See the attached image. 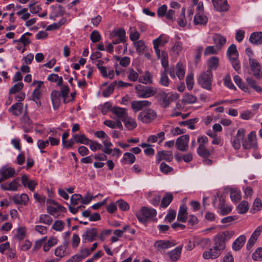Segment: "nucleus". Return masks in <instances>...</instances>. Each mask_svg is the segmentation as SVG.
Here are the masks:
<instances>
[{
  "mask_svg": "<svg viewBox=\"0 0 262 262\" xmlns=\"http://www.w3.org/2000/svg\"><path fill=\"white\" fill-rule=\"evenodd\" d=\"M173 199L172 194L171 193H166L165 196H164L162 199L161 206L162 207L166 208L167 207L170 203L171 202Z\"/></svg>",
  "mask_w": 262,
  "mask_h": 262,
  "instance_id": "nucleus-47",
  "label": "nucleus"
},
{
  "mask_svg": "<svg viewBox=\"0 0 262 262\" xmlns=\"http://www.w3.org/2000/svg\"><path fill=\"white\" fill-rule=\"evenodd\" d=\"M128 32L132 41L135 42L139 39L140 34L135 28H130Z\"/></svg>",
  "mask_w": 262,
  "mask_h": 262,
  "instance_id": "nucleus-45",
  "label": "nucleus"
},
{
  "mask_svg": "<svg viewBox=\"0 0 262 262\" xmlns=\"http://www.w3.org/2000/svg\"><path fill=\"white\" fill-rule=\"evenodd\" d=\"M21 181L23 186L25 187H27L31 191H33L37 185L36 180H30L29 177L26 174L21 176Z\"/></svg>",
  "mask_w": 262,
  "mask_h": 262,
  "instance_id": "nucleus-16",
  "label": "nucleus"
},
{
  "mask_svg": "<svg viewBox=\"0 0 262 262\" xmlns=\"http://www.w3.org/2000/svg\"><path fill=\"white\" fill-rule=\"evenodd\" d=\"M176 74L180 80L183 79L185 76V70L183 64L178 62L177 64L176 67Z\"/></svg>",
  "mask_w": 262,
  "mask_h": 262,
  "instance_id": "nucleus-49",
  "label": "nucleus"
},
{
  "mask_svg": "<svg viewBox=\"0 0 262 262\" xmlns=\"http://www.w3.org/2000/svg\"><path fill=\"white\" fill-rule=\"evenodd\" d=\"M246 240V237L244 235H242L237 238L232 244V249L234 251L239 250L243 246Z\"/></svg>",
  "mask_w": 262,
  "mask_h": 262,
  "instance_id": "nucleus-28",
  "label": "nucleus"
},
{
  "mask_svg": "<svg viewBox=\"0 0 262 262\" xmlns=\"http://www.w3.org/2000/svg\"><path fill=\"white\" fill-rule=\"evenodd\" d=\"M104 145V148H102V151L107 155H111L113 149L111 147L113 146V143L111 142L110 138L105 139L102 142Z\"/></svg>",
  "mask_w": 262,
  "mask_h": 262,
  "instance_id": "nucleus-33",
  "label": "nucleus"
},
{
  "mask_svg": "<svg viewBox=\"0 0 262 262\" xmlns=\"http://www.w3.org/2000/svg\"><path fill=\"white\" fill-rule=\"evenodd\" d=\"M116 80L114 81L106 89L102 92V95L104 97H108L114 91L116 87Z\"/></svg>",
  "mask_w": 262,
  "mask_h": 262,
  "instance_id": "nucleus-52",
  "label": "nucleus"
},
{
  "mask_svg": "<svg viewBox=\"0 0 262 262\" xmlns=\"http://www.w3.org/2000/svg\"><path fill=\"white\" fill-rule=\"evenodd\" d=\"M57 238L56 237H50L48 242L43 245V250L45 252H48L50 249L57 244Z\"/></svg>",
  "mask_w": 262,
  "mask_h": 262,
  "instance_id": "nucleus-36",
  "label": "nucleus"
},
{
  "mask_svg": "<svg viewBox=\"0 0 262 262\" xmlns=\"http://www.w3.org/2000/svg\"><path fill=\"white\" fill-rule=\"evenodd\" d=\"M73 138L76 143H79L85 145H88L89 139L84 134H75L73 136Z\"/></svg>",
  "mask_w": 262,
  "mask_h": 262,
  "instance_id": "nucleus-38",
  "label": "nucleus"
},
{
  "mask_svg": "<svg viewBox=\"0 0 262 262\" xmlns=\"http://www.w3.org/2000/svg\"><path fill=\"white\" fill-rule=\"evenodd\" d=\"M168 41L167 37H163L162 35L153 40L154 48L158 58L160 57V46H163Z\"/></svg>",
  "mask_w": 262,
  "mask_h": 262,
  "instance_id": "nucleus-15",
  "label": "nucleus"
},
{
  "mask_svg": "<svg viewBox=\"0 0 262 262\" xmlns=\"http://www.w3.org/2000/svg\"><path fill=\"white\" fill-rule=\"evenodd\" d=\"M159 58L161 59V64L163 67L164 68V71L165 72L168 71V61L167 55L165 52H162L161 54H160V57Z\"/></svg>",
  "mask_w": 262,
  "mask_h": 262,
  "instance_id": "nucleus-53",
  "label": "nucleus"
},
{
  "mask_svg": "<svg viewBox=\"0 0 262 262\" xmlns=\"http://www.w3.org/2000/svg\"><path fill=\"white\" fill-rule=\"evenodd\" d=\"M197 118L189 119L186 121H181L179 124L181 126H188V128L191 129H194V124L198 122Z\"/></svg>",
  "mask_w": 262,
  "mask_h": 262,
  "instance_id": "nucleus-40",
  "label": "nucleus"
},
{
  "mask_svg": "<svg viewBox=\"0 0 262 262\" xmlns=\"http://www.w3.org/2000/svg\"><path fill=\"white\" fill-rule=\"evenodd\" d=\"M69 92V88L67 86H63L61 88V92L57 91H54L51 93V98L53 107L55 110L59 107L61 96L63 98H66L68 96Z\"/></svg>",
  "mask_w": 262,
  "mask_h": 262,
  "instance_id": "nucleus-4",
  "label": "nucleus"
},
{
  "mask_svg": "<svg viewBox=\"0 0 262 262\" xmlns=\"http://www.w3.org/2000/svg\"><path fill=\"white\" fill-rule=\"evenodd\" d=\"M212 73L210 70L201 73L198 77L199 83L205 89L210 90L212 81Z\"/></svg>",
  "mask_w": 262,
  "mask_h": 262,
  "instance_id": "nucleus-5",
  "label": "nucleus"
},
{
  "mask_svg": "<svg viewBox=\"0 0 262 262\" xmlns=\"http://www.w3.org/2000/svg\"><path fill=\"white\" fill-rule=\"evenodd\" d=\"M196 101V98L193 95L188 93H186L184 94L182 100V101L184 103L187 104L193 103L195 102Z\"/></svg>",
  "mask_w": 262,
  "mask_h": 262,
  "instance_id": "nucleus-55",
  "label": "nucleus"
},
{
  "mask_svg": "<svg viewBox=\"0 0 262 262\" xmlns=\"http://www.w3.org/2000/svg\"><path fill=\"white\" fill-rule=\"evenodd\" d=\"M253 76L257 79H262V67L255 59H250L249 61Z\"/></svg>",
  "mask_w": 262,
  "mask_h": 262,
  "instance_id": "nucleus-8",
  "label": "nucleus"
},
{
  "mask_svg": "<svg viewBox=\"0 0 262 262\" xmlns=\"http://www.w3.org/2000/svg\"><path fill=\"white\" fill-rule=\"evenodd\" d=\"M256 136L254 132H250L248 135L247 139L243 140V147L244 149H248L255 147L256 144Z\"/></svg>",
  "mask_w": 262,
  "mask_h": 262,
  "instance_id": "nucleus-12",
  "label": "nucleus"
},
{
  "mask_svg": "<svg viewBox=\"0 0 262 262\" xmlns=\"http://www.w3.org/2000/svg\"><path fill=\"white\" fill-rule=\"evenodd\" d=\"M182 249V246H179L168 253V255L172 261L176 262L179 259Z\"/></svg>",
  "mask_w": 262,
  "mask_h": 262,
  "instance_id": "nucleus-27",
  "label": "nucleus"
},
{
  "mask_svg": "<svg viewBox=\"0 0 262 262\" xmlns=\"http://www.w3.org/2000/svg\"><path fill=\"white\" fill-rule=\"evenodd\" d=\"M157 96L160 98L161 104L164 107L168 106L171 101H172L175 95L172 93H166L164 92L159 93Z\"/></svg>",
  "mask_w": 262,
  "mask_h": 262,
  "instance_id": "nucleus-13",
  "label": "nucleus"
},
{
  "mask_svg": "<svg viewBox=\"0 0 262 262\" xmlns=\"http://www.w3.org/2000/svg\"><path fill=\"white\" fill-rule=\"evenodd\" d=\"M176 244L170 241L159 240L154 243L155 248L159 251L162 252L165 250L174 246Z\"/></svg>",
  "mask_w": 262,
  "mask_h": 262,
  "instance_id": "nucleus-11",
  "label": "nucleus"
},
{
  "mask_svg": "<svg viewBox=\"0 0 262 262\" xmlns=\"http://www.w3.org/2000/svg\"><path fill=\"white\" fill-rule=\"evenodd\" d=\"M151 104V102L148 100L133 101L131 106L135 113L139 111L146 106H149Z\"/></svg>",
  "mask_w": 262,
  "mask_h": 262,
  "instance_id": "nucleus-19",
  "label": "nucleus"
},
{
  "mask_svg": "<svg viewBox=\"0 0 262 262\" xmlns=\"http://www.w3.org/2000/svg\"><path fill=\"white\" fill-rule=\"evenodd\" d=\"M176 216V211L174 210L170 209L168 211L167 214L165 217V221L166 222L171 223L172 222Z\"/></svg>",
  "mask_w": 262,
  "mask_h": 262,
  "instance_id": "nucleus-59",
  "label": "nucleus"
},
{
  "mask_svg": "<svg viewBox=\"0 0 262 262\" xmlns=\"http://www.w3.org/2000/svg\"><path fill=\"white\" fill-rule=\"evenodd\" d=\"M160 171L164 173V174H167L169 172L172 171L173 168L168 165L167 164H166L165 162H162L160 165Z\"/></svg>",
  "mask_w": 262,
  "mask_h": 262,
  "instance_id": "nucleus-62",
  "label": "nucleus"
},
{
  "mask_svg": "<svg viewBox=\"0 0 262 262\" xmlns=\"http://www.w3.org/2000/svg\"><path fill=\"white\" fill-rule=\"evenodd\" d=\"M104 124L111 128H118L120 129H123V126L120 121V117L117 118L115 120H105L104 121Z\"/></svg>",
  "mask_w": 262,
  "mask_h": 262,
  "instance_id": "nucleus-26",
  "label": "nucleus"
},
{
  "mask_svg": "<svg viewBox=\"0 0 262 262\" xmlns=\"http://www.w3.org/2000/svg\"><path fill=\"white\" fill-rule=\"evenodd\" d=\"M50 8L51 12L49 18L53 20H55L57 17L62 16L65 12L64 7L59 4L52 5L50 6Z\"/></svg>",
  "mask_w": 262,
  "mask_h": 262,
  "instance_id": "nucleus-10",
  "label": "nucleus"
},
{
  "mask_svg": "<svg viewBox=\"0 0 262 262\" xmlns=\"http://www.w3.org/2000/svg\"><path fill=\"white\" fill-rule=\"evenodd\" d=\"M197 153L199 156L203 158H209L211 155V152L205 146L199 145L197 148Z\"/></svg>",
  "mask_w": 262,
  "mask_h": 262,
  "instance_id": "nucleus-35",
  "label": "nucleus"
},
{
  "mask_svg": "<svg viewBox=\"0 0 262 262\" xmlns=\"http://www.w3.org/2000/svg\"><path fill=\"white\" fill-rule=\"evenodd\" d=\"M65 211L66 208L58 203L53 206L50 205L47 207L48 212L52 215H55L58 212H64Z\"/></svg>",
  "mask_w": 262,
  "mask_h": 262,
  "instance_id": "nucleus-25",
  "label": "nucleus"
},
{
  "mask_svg": "<svg viewBox=\"0 0 262 262\" xmlns=\"http://www.w3.org/2000/svg\"><path fill=\"white\" fill-rule=\"evenodd\" d=\"M88 143L89 144L88 145H89L90 148L93 151H95L97 149H102V145L98 142L89 139Z\"/></svg>",
  "mask_w": 262,
  "mask_h": 262,
  "instance_id": "nucleus-57",
  "label": "nucleus"
},
{
  "mask_svg": "<svg viewBox=\"0 0 262 262\" xmlns=\"http://www.w3.org/2000/svg\"><path fill=\"white\" fill-rule=\"evenodd\" d=\"M246 81L248 83L249 85L253 88L257 92H261L262 91V88L256 84V81L252 77H248L246 79Z\"/></svg>",
  "mask_w": 262,
  "mask_h": 262,
  "instance_id": "nucleus-51",
  "label": "nucleus"
},
{
  "mask_svg": "<svg viewBox=\"0 0 262 262\" xmlns=\"http://www.w3.org/2000/svg\"><path fill=\"white\" fill-rule=\"evenodd\" d=\"M120 117V121L124 123L125 126L129 130L136 127L137 123L134 119L127 117V116H117Z\"/></svg>",
  "mask_w": 262,
  "mask_h": 262,
  "instance_id": "nucleus-21",
  "label": "nucleus"
},
{
  "mask_svg": "<svg viewBox=\"0 0 262 262\" xmlns=\"http://www.w3.org/2000/svg\"><path fill=\"white\" fill-rule=\"evenodd\" d=\"M160 75L159 83L164 86H168L169 84V79L167 76V72L162 71Z\"/></svg>",
  "mask_w": 262,
  "mask_h": 262,
  "instance_id": "nucleus-43",
  "label": "nucleus"
},
{
  "mask_svg": "<svg viewBox=\"0 0 262 262\" xmlns=\"http://www.w3.org/2000/svg\"><path fill=\"white\" fill-rule=\"evenodd\" d=\"M219 51V49L215 46H208L205 50L204 55L215 54H216Z\"/></svg>",
  "mask_w": 262,
  "mask_h": 262,
  "instance_id": "nucleus-60",
  "label": "nucleus"
},
{
  "mask_svg": "<svg viewBox=\"0 0 262 262\" xmlns=\"http://www.w3.org/2000/svg\"><path fill=\"white\" fill-rule=\"evenodd\" d=\"M134 45L136 48V51L140 54H143L145 50L146 46L145 42L143 40H140L134 42Z\"/></svg>",
  "mask_w": 262,
  "mask_h": 262,
  "instance_id": "nucleus-42",
  "label": "nucleus"
},
{
  "mask_svg": "<svg viewBox=\"0 0 262 262\" xmlns=\"http://www.w3.org/2000/svg\"><path fill=\"white\" fill-rule=\"evenodd\" d=\"M68 247V243H66L63 246H60L58 247L55 250V255L61 258L64 256V252L66 250L67 247Z\"/></svg>",
  "mask_w": 262,
  "mask_h": 262,
  "instance_id": "nucleus-50",
  "label": "nucleus"
},
{
  "mask_svg": "<svg viewBox=\"0 0 262 262\" xmlns=\"http://www.w3.org/2000/svg\"><path fill=\"white\" fill-rule=\"evenodd\" d=\"M139 81L143 84H151L152 83V76L148 71H146L144 75L139 78Z\"/></svg>",
  "mask_w": 262,
  "mask_h": 262,
  "instance_id": "nucleus-39",
  "label": "nucleus"
},
{
  "mask_svg": "<svg viewBox=\"0 0 262 262\" xmlns=\"http://www.w3.org/2000/svg\"><path fill=\"white\" fill-rule=\"evenodd\" d=\"M13 201L16 204H26L29 201V198L27 194L23 193L20 196H15Z\"/></svg>",
  "mask_w": 262,
  "mask_h": 262,
  "instance_id": "nucleus-44",
  "label": "nucleus"
},
{
  "mask_svg": "<svg viewBox=\"0 0 262 262\" xmlns=\"http://www.w3.org/2000/svg\"><path fill=\"white\" fill-rule=\"evenodd\" d=\"M52 218L47 214H41L39 216V222L47 225H50L52 222Z\"/></svg>",
  "mask_w": 262,
  "mask_h": 262,
  "instance_id": "nucleus-56",
  "label": "nucleus"
},
{
  "mask_svg": "<svg viewBox=\"0 0 262 262\" xmlns=\"http://www.w3.org/2000/svg\"><path fill=\"white\" fill-rule=\"evenodd\" d=\"M252 258L255 260H262V248H257L252 254Z\"/></svg>",
  "mask_w": 262,
  "mask_h": 262,
  "instance_id": "nucleus-64",
  "label": "nucleus"
},
{
  "mask_svg": "<svg viewBox=\"0 0 262 262\" xmlns=\"http://www.w3.org/2000/svg\"><path fill=\"white\" fill-rule=\"evenodd\" d=\"M15 169L12 167H3L0 170V175L5 180L13 177Z\"/></svg>",
  "mask_w": 262,
  "mask_h": 262,
  "instance_id": "nucleus-29",
  "label": "nucleus"
},
{
  "mask_svg": "<svg viewBox=\"0 0 262 262\" xmlns=\"http://www.w3.org/2000/svg\"><path fill=\"white\" fill-rule=\"evenodd\" d=\"M125 31L123 29H118L113 31L110 34V38H114L117 37L120 41H125Z\"/></svg>",
  "mask_w": 262,
  "mask_h": 262,
  "instance_id": "nucleus-31",
  "label": "nucleus"
},
{
  "mask_svg": "<svg viewBox=\"0 0 262 262\" xmlns=\"http://www.w3.org/2000/svg\"><path fill=\"white\" fill-rule=\"evenodd\" d=\"M64 226V223L62 221H56L52 226V228L58 231H61Z\"/></svg>",
  "mask_w": 262,
  "mask_h": 262,
  "instance_id": "nucleus-63",
  "label": "nucleus"
},
{
  "mask_svg": "<svg viewBox=\"0 0 262 262\" xmlns=\"http://www.w3.org/2000/svg\"><path fill=\"white\" fill-rule=\"evenodd\" d=\"M97 235V231L95 228H90L87 229L82 235V242L85 243L86 241L89 242H93Z\"/></svg>",
  "mask_w": 262,
  "mask_h": 262,
  "instance_id": "nucleus-18",
  "label": "nucleus"
},
{
  "mask_svg": "<svg viewBox=\"0 0 262 262\" xmlns=\"http://www.w3.org/2000/svg\"><path fill=\"white\" fill-rule=\"evenodd\" d=\"M227 55L229 59L232 58H238V53L236 47L234 44L231 45L228 48L227 52Z\"/></svg>",
  "mask_w": 262,
  "mask_h": 262,
  "instance_id": "nucleus-37",
  "label": "nucleus"
},
{
  "mask_svg": "<svg viewBox=\"0 0 262 262\" xmlns=\"http://www.w3.org/2000/svg\"><path fill=\"white\" fill-rule=\"evenodd\" d=\"M221 254L220 252L212 247L203 252V257L206 259H215L219 257Z\"/></svg>",
  "mask_w": 262,
  "mask_h": 262,
  "instance_id": "nucleus-22",
  "label": "nucleus"
},
{
  "mask_svg": "<svg viewBox=\"0 0 262 262\" xmlns=\"http://www.w3.org/2000/svg\"><path fill=\"white\" fill-rule=\"evenodd\" d=\"M246 130L244 128H239L235 136L231 139V143L235 149H238L243 144V140L245 137Z\"/></svg>",
  "mask_w": 262,
  "mask_h": 262,
  "instance_id": "nucleus-7",
  "label": "nucleus"
},
{
  "mask_svg": "<svg viewBox=\"0 0 262 262\" xmlns=\"http://www.w3.org/2000/svg\"><path fill=\"white\" fill-rule=\"evenodd\" d=\"M157 215L156 210L152 208L143 207L140 211L136 213L139 221L144 224L147 223L148 220H151Z\"/></svg>",
  "mask_w": 262,
  "mask_h": 262,
  "instance_id": "nucleus-2",
  "label": "nucleus"
},
{
  "mask_svg": "<svg viewBox=\"0 0 262 262\" xmlns=\"http://www.w3.org/2000/svg\"><path fill=\"white\" fill-rule=\"evenodd\" d=\"M226 42V39L220 34H216L214 36V42L215 46L220 50Z\"/></svg>",
  "mask_w": 262,
  "mask_h": 262,
  "instance_id": "nucleus-34",
  "label": "nucleus"
},
{
  "mask_svg": "<svg viewBox=\"0 0 262 262\" xmlns=\"http://www.w3.org/2000/svg\"><path fill=\"white\" fill-rule=\"evenodd\" d=\"M187 207L184 204H182L179 208L177 216L178 221L185 223L188 218Z\"/></svg>",
  "mask_w": 262,
  "mask_h": 262,
  "instance_id": "nucleus-23",
  "label": "nucleus"
},
{
  "mask_svg": "<svg viewBox=\"0 0 262 262\" xmlns=\"http://www.w3.org/2000/svg\"><path fill=\"white\" fill-rule=\"evenodd\" d=\"M186 84L187 89L191 90L193 88L194 80H193V74L192 73H189L186 77Z\"/></svg>",
  "mask_w": 262,
  "mask_h": 262,
  "instance_id": "nucleus-58",
  "label": "nucleus"
},
{
  "mask_svg": "<svg viewBox=\"0 0 262 262\" xmlns=\"http://www.w3.org/2000/svg\"><path fill=\"white\" fill-rule=\"evenodd\" d=\"M189 136L188 135H184L179 137L176 141V146L177 148L182 151L187 150L188 148V142Z\"/></svg>",
  "mask_w": 262,
  "mask_h": 262,
  "instance_id": "nucleus-9",
  "label": "nucleus"
},
{
  "mask_svg": "<svg viewBox=\"0 0 262 262\" xmlns=\"http://www.w3.org/2000/svg\"><path fill=\"white\" fill-rule=\"evenodd\" d=\"M249 41L252 44L255 45H259L262 44V32H253L250 36Z\"/></svg>",
  "mask_w": 262,
  "mask_h": 262,
  "instance_id": "nucleus-24",
  "label": "nucleus"
},
{
  "mask_svg": "<svg viewBox=\"0 0 262 262\" xmlns=\"http://www.w3.org/2000/svg\"><path fill=\"white\" fill-rule=\"evenodd\" d=\"M101 112L105 115L111 112L114 115H126V110L118 106H113L111 102L108 101L99 106Z\"/></svg>",
  "mask_w": 262,
  "mask_h": 262,
  "instance_id": "nucleus-6",
  "label": "nucleus"
},
{
  "mask_svg": "<svg viewBox=\"0 0 262 262\" xmlns=\"http://www.w3.org/2000/svg\"><path fill=\"white\" fill-rule=\"evenodd\" d=\"M193 21L195 25H205L208 21V18L204 13H196Z\"/></svg>",
  "mask_w": 262,
  "mask_h": 262,
  "instance_id": "nucleus-30",
  "label": "nucleus"
},
{
  "mask_svg": "<svg viewBox=\"0 0 262 262\" xmlns=\"http://www.w3.org/2000/svg\"><path fill=\"white\" fill-rule=\"evenodd\" d=\"M23 105L21 103H16L9 108V111L13 115H19L23 113Z\"/></svg>",
  "mask_w": 262,
  "mask_h": 262,
  "instance_id": "nucleus-32",
  "label": "nucleus"
},
{
  "mask_svg": "<svg viewBox=\"0 0 262 262\" xmlns=\"http://www.w3.org/2000/svg\"><path fill=\"white\" fill-rule=\"evenodd\" d=\"M215 10L219 12H226L229 9L227 0H211Z\"/></svg>",
  "mask_w": 262,
  "mask_h": 262,
  "instance_id": "nucleus-14",
  "label": "nucleus"
},
{
  "mask_svg": "<svg viewBox=\"0 0 262 262\" xmlns=\"http://www.w3.org/2000/svg\"><path fill=\"white\" fill-rule=\"evenodd\" d=\"M26 234V228L25 226L19 227L16 230V237L19 241L23 240Z\"/></svg>",
  "mask_w": 262,
  "mask_h": 262,
  "instance_id": "nucleus-54",
  "label": "nucleus"
},
{
  "mask_svg": "<svg viewBox=\"0 0 262 262\" xmlns=\"http://www.w3.org/2000/svg\"><path fill=\"white\" fill-rule=\"evenodd\" d=\"M135 92L139 98H147L154 96L157 93V89L152 86L138 84L136 86Z\"/></svg>",
  "mask_w": 262,
  "mask_h": 262,
  "instance_id": "nucleus-3",
  "label": "nucleus"
},
{
  "mask_svg": "<svg viewBox=\"0 0 262 262\" xmlns=\"http://www.w3.org/2000/svg\"><path fill=\"white\" fill-rule=\"evenodd\" d=\"M237 210L238 212L240 214H244L247 212L249 209V205L248 202L243 201L237 206Z\"/></svg>",
  "mask_w": 262,
  "mask_h": 262,
  "instance_id": "nucleus-46",
  "label": "nucleus"
},
{
  "mask_svg": "<svg viewBox=\"0 0 262 262\" xmlns=\"http://www.w3.org/2000/svg\"><path fill=\"white\" fill-rule=\"evenodd\" d=\"M20 185L19 184V178H16L8 184H2L1 187L4 190L16 191Z\"/></svg>",
  "mask_w": 262,
  "mask_h": 262,
  "instance_id": "nucleus-20",
  "label": "nucleus"
},
{
  "mask_svg": "<svg viewBox=\"0 0 262 262\" xmlns=\"http://www.w3.org/2000/svg\"><path fill=\"white\" fill-rule=\"evenodd\" d=\"M207 65L209 68L208 70H210L211 71V70H215L219 66L218 58L216 57L210 58L207 62Z\"/></svg>",
  "mask_w": 262,
  "mask_h": 262,
  "instance_id": "nucleus-41",
  "label": "nucleus"
},
{
  "mask_svg": "<svg viewBox=\"0 0 262 262\" xmlns=\"http://www.w3.org/2000/svg\"><path fill=\"white\" fill-rule=\"evenodd\" d=\"M233 231H225L221 232L215 236L213 239V247L219 252L222 253V251L226 248V242L229 241L234 235Z\"/></svg>",
  "mask_w": 262,
  "mask_h": 262,
  "instance_id": "nucleus-1",
  "label": "nucleus"
},
{
  "mask_svg": "<svg viewBox=\"0 0 262 262\" xmlns=\"http://www.w3.org/2000/svg\"><path fill=\"white\" fill-rule=\"evenodd\" d=\"M173 159L172 152L171 151L162 150L157 152L156 162L159 163L164 160L167 162H170Z\"/></svg>",
  "mask_w": 262,
  "mask_h": 262,
  "instance_id": "nucleus-17",
  "label": "nucleus"
},
{
  "mask_svg": "<svg viewBox=\"0 0 262 262\" xmlns=\"http://www.w3.org/2000/svg\"><path fill=\"white\" fill-rule=\"evenodd\" d=\"M117 60L119 61V63L123 67H126L130 63V58L128 57H123L121 58L119 56H115Z\"/></svg>",
  "mask_w": 262,
  "mask_h": 262,
  "instance_id": "nucleus-61",
  "label": "nucleus"
},
{
  "mask_svg": "<svg viewBox=\"0 0 262 262\" xmlns=\"http://www.w3.org/2000/svg\"><path fill=\"white\" fill-rule=\"evenodd\" d=\"M123 161H124L125 164H133L136 160L135 155L130 152H125L123 155Z\"/></svg>",
  "mask_w": 262,
  "mask_h": 262,
  "instance_id": "nucleus-48",
  "label": "nucleus"
}]
</instances>
